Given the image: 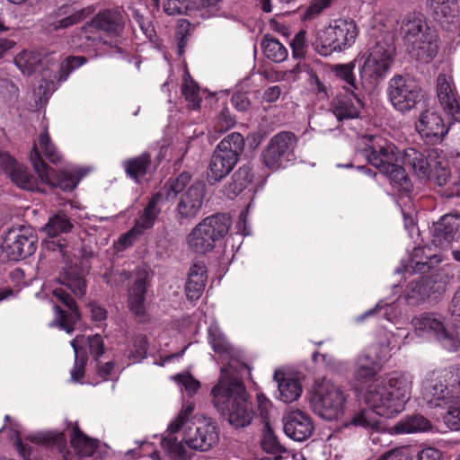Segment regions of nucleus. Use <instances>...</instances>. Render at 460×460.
I'll return each instance as SVG.
<instances>
[{"label":"nucleus","instance_id":"aec40b11","mask_svg":"<svg viewBox=\"0 0 460 460\" xmlns=\"http://www.w3.org/2000/svg\"><path fill=\"white\" fill-rule=\"evenodd\" d=\"M401 34L406 49L417 43L426 41L424 37L429 33L432 38H438V32L430 26L427 19L419 13H407L401 24Z\"/></svg>","mask_w":460,"mask_h":460},{"label":"nucleus","instance_id":"4468645a","mask_svg":"<svg viewBox=\"0 0 460 460\" xmlns=\"http://www.w3.org/2000/svg\"><path fill=\"white\" fill-rule=\"evenodd\" d=\"M30 160L42 182L55 188H59L63 191L69 192L75 190L80 180L86 173L82 172V169L74 165L63 168L58 172L54 171L42 160L35 144L30 153Z\"/></svg>","mask_w":460,"mask_h":460},{"label":"nucleus","instance_id":"f8f14e48","mask_svg":"<svg viewBox=\"0 0 460 460\" xmlns=\"http://www.w3.org/2000/svg\"><path fill=\"white\" fill-rule=\"evenodd\" d=\"M297 142L296 136L292 132L277 133L270 139L261 154L263 164L273 172L293 165L296 160Z\"/></svg>","mask_w":460,"mask_h":460},{"label":"nucleus","instance_id":"680f3d73","mask_svg":"<svg viewBox=\"0 0 460 460\" xmlns=\"http://www.w3.org/2000/svg\"><path fill=\"white\" fill-rule=\"evenodd\" d=\"M310 91L315 94L318 100L329 98V88L315 73H311L308 79Z\"/></svg>","mask_w":460,"mask_h":460},{"label":"nucleus","instance_id":"5fc2aeb1","mask_svg":"<svg viewBox=\"0 0 460 460\" xmlns=\"http://www.w3.org/2000/svg\"><path fill=\"white\" fill-rule=\"evenodd\" d=\"M39 145L45 157L51 163L57 164L61 161V155L51 142L49 136L45 130L39 137Z\"/></svg>","mask_w":460,"mask_h":460},{"label":"nucleus","instance_id":"f3484780","mask_svg":"<svg viewBox=\"0 0 460 460\" xmlns=\"http://www.w3.org/2000/svg\"><path fill=\"white\" fill-rule=\"evenodd\" d=\"M70 343L75 353V364L70 373L71 380L75 383H80L84 377V368L88 361L86 350L95 360H98L104 353L103 339L100 334L88 337L82 335L76 336Z\"/></svg>","mask_w":460,"mask_h":460},{"label":"nucleus","instance_id":"9d476101","mask_svg":"<svg viewBox=\"0 0 460 460\" xmlns=\"http://www.w3.org/2000/svg\"><path fill=\"white\" fill-rule=\"evenodd\" d=\"M345 403V394L339 385L326 378L315 381L309 399L315 414L326 420H337L343 415Z\"/></svg>","mask_w":460,"mask_h":460},{"label":"nucleus","instance_id":"79ce46f5","mask_svg":"<svg viewBox=\"0 0 460 460\" xmlns=\"http://www.w3.org/2000/svg\"><path fill=\"white\" fill-rule=\"evenodd\" d=\"M400 163L401 162L394 163V164L388 168L387 172H381L388 177L394 189L400 194L404 195L411 191L412 183Z\"/></svg>","mask_w":460,"mask_h":460},{"label":"nucleus","instance_id":"c756f323","mask_svg":"<svg viewBox=\"0 0 460 460\" xmlns=\"http://www.w3.org/2000/svg\"><path fill=\"white\" fill-rule=\"evenodd\" d=\"M363 108V91L354 93H340L332 102V111L340 122L358 119Z\"/></svg>","mask_w":460,"mask_h":460},{"label":"nucleus","instance_id":"6e6d98bb","mask_svg":"<svg viewBox=\"0 0 460 460\" xmlns=\"http://www.w3.org/2000/svg\"><path fill=\"white\" fill-rule=\"evenodd\" d=\"M143 234V233L135 226L128 232L122 234L114 243V249L120 252L133 246L136 241Z\"/></svg>","mask_w":460,"mask_h":460},{"label":"nucleus","instance_id":"49530a36","mask_svg":"<svg viewBox=\"0 0 460 460\" xmlns=\"http://www.w3.org/2000/svg\"><path fill=\"white\" fill-rule=\"evenodd\" d=\"M147 348L148 341L146 336L137 334L128 341L123 356L132 363L140 362L146 357Z\"/></svg>","mask_w":460,"mask_h":460},{"label":"nucleus","instance_id":"8fccbe9b","mask_svg":"<svg viewBox=\"0 0 460 460\" xmlns=\"http://www.w3.org/2000/svg\"><path fill=\"white\" fill-rule=\"evenodd\" d=\"M12 181L16 184L19 188L35 191L38 190L37 179L31 173L29 169L22 164H18L10 174Z\"/></svg>","mask_w":460,"mask_h":460},{"label":"nucleus","instance_id":"ddd939ff","mask_svg":"<svg viewBox=\"0 0 460 460\" xmlns=\"http://www.w3.org/2000/svg\"><path fill=\"white\" fill-rule=\"evenodd\" d=\"M361 141V155L379 172H387L394 163L401 162L402 154L398 147L383 136L366 134L362 136Z\"/></svg>","mask_w":460,"mask_h":460},{"label":"nucleus","instance_id":"774afa93","mask_svg":"<svg viewBox=\"0 0 460 460\" xmlns=\"http://www.w3.org/2000/svg\"><path fill=\"white\" fill-rule=\"evenodd\" d=\"M252 204L249 203L244 209H243L238 217V220L235 224V233L240 235L247 236L252 233L251 226L248 223V217Z\"/></svg>","mask_w":460,"mask_h":460},{"label":"nucleus","instance_id":"a18cd8bd","mask_svg":"<svg viewBox=\"0 0 460 460\" xmlns=\"http://www.w3.org/2000/svg\"><path fill=\"white\" fill-rule=\"evenodd\" d=\"M394 429L398 434L425 432L431 429V423L424 416L415 414L402 420Z\"/></svg>","mask_w":460,"mask_h":460},{"label":"nucleus","instance_id":"0eeeda50","mask_svg":"<svg viewBox=\"0 0 460 460\" xmlns=\"http://www.w3.org/2000/svg\"><path fill=\"white\" fill-rule=\"evenodd\" d=\"M244 147V138L237 132L226 135L216 146L207 171L210 184L220 181L228 175L237 164Z\"/></svg>","mask_w":460,"mask_h":460},{"label":"nucleus","instance_id":"b1692460","mask_svg":"<svg viewBox=\"0 0 460 460\" xmlns=\"http://www.w3.org/2000/svg\"><path fill=\"white\" fill-rule=\"evenodd\" d=\"M205 198V185L200 182L191 184L181 196L177 204V218L181 224L198 216Z\"/></svg>","mask_w":460,"mask_h":460},{"label":"nucleus","instance_id":"052dcab7","mask_svg":"<svg viewBox=\"0 0 460 460\" xmlns=\"http://www.w3.org/2000/svg\"><path fill=\"white\" fill-rule=\"evenodd\" d=\"M387 341L395 343V350H399L402 345L414 341V336H411L406 329L397 328L395 332H391L385 335Z\"/></svg>","mask_w":460,"mask_h":460},{"label":"nucleus","instance_id":"37998d69","mask_svg":"<svg viewBox=\"0 0 460 460\" xmlns=\"http://www.w3.org/2000/svg\"><path fill=\"white\" fill-rule=\"evenodd\" d=\"M168 434L161 440L162 447L166 451L168 456L172 460H189L191 456L190 453L185 448L184 441H178L174 437L176 432H171L167 429Z\"/></svg>","mask_w":460,"mask_h":460},{"label":"nucleus","instance_id":"1a4fd4ad","mask_svg":"<svg viewBox=\"0 0 460 460\" xmlns=\"http://www.w3.org/2000/svg\"><path fill=\"white\" fill-rule=\"evenodd\" d=\"M358 30L353 20H334L324 30L317 32L313 43L314 50L323 57L350 48L356 41Z\"/></svg>","mask_w":460,"mask_h":460},{"label":"nucleus","instance_id":"72a5a7b5","mask_svg":"<svg viewBox=\"0 0 460 460\" xmlns=\"http://www.w3.org/2000/svg\"><path fill=\"white\" fill-rule=\"evenodd\" d=\"M355 67V62L334 64L331 66V72L343 92L357 94L358 91H363L364 87L363 84L356 77Z\"/></svg>","mask_w":460,"mask_h":460},{"label":"nucleus","instance_id":"c03bdc74","mask_svg":"<svg viewBox=\"0 0 460 460\" xmlns=\"http://www.w3.org/2000/svg\"><path fill=\"white\" fill-rule=\"evenodd\" d=\"M132 20L133 22L138 26L145 37L149 40L152 47L162 51L164 45L162 40L156 35L151 18L149 16H144L138 11L135 10L132 13Z\"/></svg>","mask_w":460,"mask_h":460},{"label":"nucleus","instance_id":"4d7b16f0","mask_svg":"<svg viewBox=\"0 0 460 460\" xmlns=\"http://www.w3.org/2000/svg\"><path fill=\"white\" fill-rule=\"evenodd\" d=\"M194 409L195 404L193 402H185L177 418L171 421L169 424V429L171 430V432H178L185 424V422H187L188 420L190 418Z\"/></svg>","mask_w":460,"mask_h":460},{"label":"nucleus","instance_id":"5701e85b","mask_svg":"<svg viewBox=\"0 0 460 460\" xmlns=\"http://www.w3.org/2000/svg\"><path fill=\"white\" fill-rule=\"evenodd\" d=\"M426 8L443 29L452 31L459 26L460 12L457 0H427Z\"/></svg>","mask_w":460,"mask_h":460},{"label":"nucleus","instance_id":"6ab92c4d","mask_svg":"<svg viewBox=\"0 0 460 460\" xmlns=\"http://www.w3.org/2000/svg\"><path fill=\"white\" fill-rule=\"evenodd\" d=\"M219 434L216 422L204 420L185 431L183 441L190 449L207 452L217 445Z\"/></svg>","mask_w":460,"mask_h":460},{"label":"nucleus","instance_id":"6e6552de","mask_svg":"<svg viewBox=\"0 0 460 460\" xmlns=\"http://www.w3.org/2000/svg\"><path fill=\"white\" fill-rule=\"evenodd\" d=\"M232 225L226 213H217L205 217L188 234L187 243L197 253H206L214 249L217 241L224 238Z\"/></svg>","mask_w":460,"mask_h":460},{"label":"nucleus","instance_id":"e2e57ef3","mask_svg":"<svg viewBox=\"0 0 460 460\" xmlns=\"http://www.w3.org/2000/svg\"><path fill=\"white\" fill-rule=\"evenodd\" d=\"M422 279L423 282H425L426 288H428V298L433 296L434 299H437L445 293L447 287L446 281L433 277L423 276Z\"/></svg>","mask_w":460,"mask_h":460},{"label":"nucleus","instance_id":"a19ab883","mask_svg":"<svg viewBox=\"0 0 460 460\" xmlns=\"http://www.w3.org/2000/svg\"><path fill=\"white\" fill-rule=\"evenodd\" d=\"M281 373H279L278 371L274 373V379L278 383V399L286 403L296 401L302 394V385L300 382L297 379L288 376L279 378V375Z\"/></svg>","mask_w":460,"mask_h":460},{"label":"nucleus","instance_id":"de8ad7c7","mask_svg":"<svg viewBox=\"0 0 460 460\" xmlns=\"http://www.w3.org/2000/svg\"><path fill=\"white\" fill-rule=\"evenodd\" d=\"M261 447L265 453L274 456L272 460H282L281 454L287 452L286 447L280 444L269 424L264 426Z\"/></svg>","mask_w":460,"mask_h":460},{"label":"nucleus","instance_id":"f704fd0d","mask_svg":"<svg viewBox=\"0 0 460 460\" xmlns=\"http://www.w3.org/2000/svg\"><path fill=\"white\" fill-rule=\"evenodd\" d=\"M93 26L111 36H119L124 27L122 13L119 10L106 9L96 14Z\"/></svg>","mask_w":460,"mask_h":460},{"label":"nucleus","instance_id":"a878e982","mask_svg":"<svg viewBox=\"0 0 460 460\" xmlns=\"http://www.w3.org/2000/svg\"><path fill=\"white\" fill-rule=\"evenodd\" d=\"M460 240V214H447L432 226V243L436 247L446 248L453 242Z\"/></svg>","mask_w":460,"mask_h":460},{"label":"nucleus","instance_id":"dca6fc26","mask_svg":"<svg viewBox=\"0 0 460 460\" xmlns=\"http://www.w3.org/2000/svg\"><path fill=\"white\" fill-rule=\"evenodd\" d=\"M37 250V237L29 228H11L0 241V261H19L32 255Z\"/></svg>","mask_w":460,"mask_h":460},{"label":"nucleus","instance_id":"20e7f679","mask_svg":"<svg viewBox=\"0 0 460 460\" xmlns=\"http://www.w3.org/2000/svg\"><path fill=\"white\" fill-rule=\"evenodd\" d=\"M73 227L66 215L58 213L52 216L43 226V231L51 238L45 241L44 246L46 250L57 252L66 264L59 274V283L69 288L77 297H82L86 292V283L79 270L72 265L75 244L66 238H58L59 234L71 232Z\"/></svg>","mask_w":460,"mask_h":460},{"label":"nucleus","instance_id":"13d9d810","mask_svg":"<svg viewBox=\"0 0 460 460\" xmlns=\"http://www.w3.org/2000/svg\"><path fill=\"white\" fill-rule=\"evenodd\" d=\"M292 56L295 59L305 58L307 50V40L305 31H298L290 42Z\"/></svg>","mask_w":460,"mask_h":460},{"label":"nucleus","instance_id":"338daca9","mask_svg":"<svg viewBox=\"0 0 460 460\" xmlns=\"http://www.w3.org/2000/svg\"><path fill=\"white\" fill-rule=\"evenodd\" d=\"M188 1L189 0H164L163 4L164 11L168 15H188Z\"/></svg>","mask_w":460,"mask_h":460},{"label":"nucleus","instance_id":"bb28decb","mask_svg":"<svg viewBox=\"0 0 460 460\" xmlns=\"http://www.w3.org/2000/svg\"><path fill=\"white\" fill-rule=\"evenodd\" d=\"M84 18V9L78 8L74 4H65L46 17L45 27L49 31H58L79 23Z\"/></svg>","mask_w":460,"mask_h":460},{"label":"nucleus","instance_id":"423d86ee","mask_svg":"<svg viewBox=\"0 0 460 460\" xmlns=\"http://www.w3.org/2000/svg\"><path fill=\"white\" fill-rule=\"evenodd\" d=\"M427 298L428 288H426L425 282H423L422 276H420L407 284L402 294L395 301L387 302L385 299H382L374 308L357 316L356 321L357 323H361L366 318L377 314L381 318L396 323L406 313L405 310L401 307L402 304L404 303L410 306H417Z\"/></svg>","mask_w":460,"mask_h":460},{"label":"nucleus","instance_id":"7c9ffc66","mask_svg":"<svg viewBox=\"0 0 460 460\" xmlns=\"http://www.w3.org/2000/svg\"><path fill=\"white\" fill-rule=\"evenodd\" d=\"M150 287L146 270H138L128 290V307L134 315L142 320L146 316V297Z\"/></svg>","mask_w":460,"mask_h":460},{"label":"nucleus","instance_id":"69168bd1","mask_svg":"<svg viewBox=\"0 0 460 460\" xmlns=\"http://www.w3.org/2000/svg\"><path fill=\"white\" fill-rule=\"evenodd\" d=\"M235 124V119L231 115L228 108L225 107L221 110L215 122V130L224 132Z\"/></svg>","mask_w":460,"mask_h":460},{"label":"nucleus","instance_id":"7ed1b4c3","mask_svg":"<svg viewBox=\"0 0 460 460\" xmlns=\"http://www.w3.org/2000/svg\"><path fill=\"white\" fill-rule=\"evenodd\" d=\"M422 397L431 409H447L444 423L460 430V367H448L429 372L422 382Z\"/></svg>","mask_w":460,"mask_h":460},{"label":"nucleus","instance_id":"473e14b6","mask_svg":"<svg viewBox=\"0 0 460 460\" xmlns=\"http://www.w3.org/2000/svg\"><path fill=\"white\" fill-rule=\"evenodd\" d=\"M122 167L126 175L137 184L146 181L155 170V166L151 160V155L148 152L125 159L122 162Z\"/></svg>","mask_w":460,"mask_h":460},{"label":"nucleus","instance_id":"0e129e2a","mask_svg":"<svg viewBox=\"0 0 460 460\" xmlns=\"http://www.w3.org/2000/svg\"><path fill=\"white\" fill-rule=\"evenodd\" d=\"M190 174L189 172H183L178 175L177 178L172 180L171 182L165 185L167 197L171 196V193L176 195L181 192L187 184L190 181Z\"/></svg>","mask_w":460,"mask_h":460},{"label":"nucleus","instance_id":"c85d7f7f","mask_svg":"<svg viewBox=\"0 0 460 460\" xmlns=\"http://www.w3.org/2000/svg\"><path fill=\"white\" fill-rule=\"evenodd\" d=\"M283 429L289 438L296 442H304L313 435L314 425L307 413L296 410L284 416Z\"/></svg>","mask_w":460,"mask_h":460},{"label":"nucleus","instance_id":"39448f33","mask_svg":"<svg viewBox=\"0 0 460 460\" xmlns=\"http://www.w3.org/2000/svg\"><path fill=\"white\" fill-rule=\"evenodd\" d=\"M86 62L87 58L84 56H67L60 63L58 74L52 75L49 69L45 68V58L40 53L23 50L14 58L15 66L23 75L41 74V83L36 92V94L39 95L38 102L40 104L47 103L58 85L66 82L74 71Z\"/></svg>","mask_w":460,"mask_h":460},{"label":"nucleus","instance_id":"4c0bfd02","mask_svg":"<svg viewBox=\"0 0 460 460\" xmlns=\"http://www.w3.org/2000/svg\"><path fill=\"white\" fill-rule=\"evenodd\" d=\"M253 173L250 164L239 167L231 177L230 182L226 186L225 194L228 199H234L243 190L252 184Z\"/></svg>","mask_w":460,"mask_h":460},{"label":"nucleus","instance_id":"f03ea898","mask_svg":"<svg viewBox=\"0 0 460 460\" xmlns=\"http://www.w3.org/2000/svg\"><path fill=\"white\" fill-rule=\"evenodd\" d=\"M412 376L409 372L393 371L378 377L367 385L364 399L370 409H363L353 414L349 424L367 430L378 428L377 416L387 419L404 410L410 400Z\"/></svg>","mask_w":460,"mask_h":460},{"label":"nucleus","instance_id":"393cba45","mask_svg":"<svg viewBox=\"0 0 460 460\" xmlns=\"http://www.w3.org/2000/svg\"><path fill=\"white\" fill-rule=\"evenodd\" d=\"M415 128L420 136L430 144L440 142L448 132V128L440 114L432 110H426L420 114L415 122Z\"/></svg>","mask_w":460,"mask_h":460},{"label":"nucleus","instance_id":"2eb2a0df","mask_svg":"<svg viewBox=\"0 0 460 460\" xmlns=\"http://www.w3.org/2000/svg\"><path fill=\"white\" fill-rule=\"evenodd\" d=\"M386 93L394 109L402 114L413 110L423 98L420 85L408 75H394L388 82Z\"/></svg>","mask_w":460,"mask_h":460},{"label":"nucleus","instance_id":"f257e3e1","mask_svg":"<svg viewBox=\"0 0 460 460\" xmlns=\"http://www.w3.org/2000/svg\"><path fill=\"white\" fill-rule=\"evenodd\" d=\"M208 342L223 364L217 383L211 390V402L223 420L234 429L249 427L256 415L254 405L242 379L234 372L246 366L216 323L208 330Z\"/></svg>","mask_w":460,"mask_h":460},{"label":"nucleus","instance_id":"e433bc0d","mask_svg":"<svg viewBox=\"0 0 460 460\" xmlns=\"http://www.w3.org/2000/svg\"><path fill=\"white\" fill-rule=\"evenodd\" d=\"M401 162L404 165L411 167L414 172L420 179H426L429 177L433 166L430 162V155L427 156L415 148H408L404 150Z\"/></svg>","mask_w":460,"mask_h":460},{"label":"nucleus","instance_id":"c9c22d12","mask_svg":"<svg viewBox=\"0 0 460 460\" xmlns=\"http://www.w3.org/2000/svg\"><path fill=\"white\" fill-rule=\"evenodd\" d=\"M379 366L376 364V359L373 355L368 351H362L355 358V369L353 376L356 381L366 384L372 381L370 385L375 380L377 375Z\"/></svg>","mask_w":460,"mask_h":460},{"label":"nucleus","instance_id":"9b49d317","mask_svg":"<svg viewBox=\"0 0 460 460\" xmlns=\"http://www.w3.org/2000/svg\"><path fill=\"white\" fill-rule=\"evenodd\" d=\"M414 336L421 341H436L444 349L454 352L460 347V339L446 328L442 318L435 313H421L411 319Z\"/></svg>","mask_w":460,"mask_h":460},{"label":"nucleus","instance_id":"58836bf2","mask_svg":"<svg viewBox=\"0 0 460 460\" xmlns=\"http://www.w3.org/2000/svg\"><path fill=\"white\" fill-rule=\"evenodd\" d=\"M426 41L419 42L407 49L410 57L420 64H429L438 51V37L432 38L429 33L424 37Z\"/></svg>","mask_w":460,"mask_h":460},{"label":"nucleus","instance_id":"ea45409f","mask_svg":"<svg viewBox=\"0 0 460 460\" xmlns=\"http://www.w3.org/2000/svg\"><path fill=\"white\" fill-rule=\"evenodd\" d=\"M163 200V194L157 192L154 194L144 210L139 214L138 218L135 222V226L137 227L143 234L145 231L151 229L161 212L160 202Z\"/></svg>","mask_w":460,"mask_h":460},{"label":"nucleus","instance_id":"864d4df0","mask_svg":"<svg viewBox=\"0 0 460 460\" xmlns=\"http://www.w3.org/2000/svg\"><path fill=\"white\" fill-rule=\"evenodd\" d=\"M394 346H396L395 343L389 342L385 339L383 341L373 345L365 351L370 352L376 359V364L380 367L382 363L386 362L392 357L393 353L397 351Z\"/></svg>","mask_w":460,"mask_h":460},{"label":"nucleus","instance_id":"2f4dec72","mask_svg":"<svg viewBox=\"0 0 460 460\" xmlns=\"http://www.w3.org/2000/svg\"><path fill=\"white\" fill-rule=\"evenodd\" d=\"M426 179L435 185L443 188L441 195L446 198L460 197V180L455 179L449 168L441 162H436L431 170L430 175Z\"/></svg>","mask_w":460,"mask_h":460},{"label":"nucleus","instance_id":"603ef678","mask_svg":"<svg viewBox=\"0 0 460 460\" xmlns=\"http://www.w3.org/2000/svg\"><path fill=\"white\" fill-rule=\"evenodd\" d=\"M172 378L175 381L181 393L192 397L200 388V382L189 372L179 373Z\"/></svg>","mask_w":460,"mask_h":460},{"label":"nucleus","instance_id":"bf43d9fd","mask_svg":"<svg viewBox=\"0 0 460 460\" xmlns=\"http://www.w3.org/2000/svg\"><path fill=\"white\" fill-rule=\"evenodd\" d=\"M332 0H312L309 5L304 10L301 17L304 21H313L326 9Z\"/></svg>","mask_w":460,"mask_h":460},{"label":"nucleus","instance_id":"3c124183","mask_svg":"<svg viewBox=\"0 0 460 460\" xmlns=\"http://www.w3.org/2000/svg\"><path fill=\"white\" fill-rule=\"evenodd\" d=\"M182 94L186 101L189 102V107L192 110H197L200 106L201 97L199 95V87L194 82L190 75L186 73L184 76V83L181 87Z\"/></svg>","mask_w":460,"mask_h":460},{"label":"nucleus","instance_id":"a211bd4d","mask_svg":"<svg viewBox=\"0 0 460 460\" xmlns=\"http://www.w3.org/2000/svg\"><path fill=\"white\" fill-rule=\"evenodd\" d=\"M393 62V49L390 46L377 42L360 58L361 78L378 81L384 78Z\"/></svg>","mask_w":460,"mask_h":460},{"label":"nucleus","instance_id":"cd10ccee","mask_svg":"<svg viewBox=\"0 0 460 460\" xmlns=\"http://www.w3.org/2000/svg\"><path fill=\"white\" fill-rule=\"evenodd\" d=\"M441 261V256L432 251L430 246L417 245L409 254L407 261H402V270L397 272L425 273Z\"/></svg>","mask_w":460,"mask_h":460},{"label":"nucleus","instance_id":"4be33fe9","mask_svg":"<svg viewBox=\"0 0 460 460\" xmlns=\"http://www.w3.org/2000/svg\"><path fill=\"white\" fill-rule=\"evenodd\" d=\"M436 92L444 111L454 121L460 123V98L451 75L440 73L438 75Z\"/></svg>","mask_w":460,"mask_h":460},{"label":"nucleus","instance_id":"412c9836","mask_svg":"<svg viewBox=\"0 0 460 460\" xmlns=\"http://www.w3.org/2000/svg\"><path fill=\"white\" fill-rule=\"evenodd\" d=\"M53 296L61 302L66 309H61L58 305H54L55 318L49 326H58L60 330L72 333L75 326L80 320V313L75 300L63 288H56L52 291Z\"/></svg>","mask_w":460,"mask_h":460},{"label":"nucleus","instance_id":"09e8293b","mask_svg":"<svg viewBox=\"0 0 460 460\" xmlns=\"http://www.w3.org/2000/svg\"><path fill=\"white\" fill-rule=\"evenodd\" d=\"M261 46L264 56L272 62L280 63L288 58L287 48L274 37L265 36Z\"/></svg>","mask_w":460,"mask_h":460}]
</instances>
